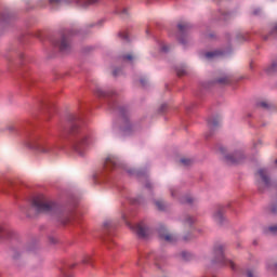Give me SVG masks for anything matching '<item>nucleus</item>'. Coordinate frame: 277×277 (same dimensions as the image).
Segmentation results:
<instances>
[{
	"label": "nucleus",
	"mask_w": 277,
	"mask_h": 277,
	"mask_svg": "<svg viewBox=\"0 0 277 277\" xmlns=\"http://www.w3.org/2000/svg\"><path fill=\"white\" fill-rule=\"evenodd\" d=\"M69 122L68 134L71 146L77 155L83 156L88 150V134L81 130V117L79 115H70Z\"/></svg>",
	"instance_id": "1"
},
{
	"label": "nucleus",
	"mask_w": 277,
	"mask_h": 277,
	"mask_svg": "<svg viewBox=\"0 0 277 277\" xmlns=\"http://www.w3.org/2000/svg\"><path fill=\"white\" fill-rule=\"evenodd\" d=\"M31 207L36 209L37 213H60V206L44 195L35 197Z\"/></svg>",
	"instance_id": "2"
},
{
	"label": "nucleus",
	"mask_w": 277,
	"mask_h": 277,
	"mask_svg": "<svg viewBox=\"0 0 277 277\" xmlns=\"http://www.w3.org/2000/svg\"><path fill=\"white\" fill-rule=\"evenodd\" d=\"M226 252V245L216 243L213 248V263H217L219 265H228L230 269L235 271L237 269V266L235 265V262L226 259V255L224 254Z\"/></svg>",
	"instance_id": "3"
},
{
	"label": "nucleus",
	"mask_w": 277,
	"mask_h": 277,
	"mask_svg": "<svg viewBox=\"0 0 277 277\" xmlns=\"http://www.w3.org/2000/svg\"><path fill=\"white\" fill-rule=\"evenodd\" d=\"M30 146L31 148H35V150H37L38 153L47 154L53 151V145L47 142V137L40 134L30 136Z\"/></svg>",
	"instance_id": "4"
},
{
	"label": "nucleus",
	"mask_w": 277,
	"mask_h": 277,
	"mask_svg": "<svg viewBox=\"0 0 277 277\" xmlns=\"http://www.w3.org/2000/svg\"><path fill=\"white\" fill-rule=\"evenodd\" d=\"M177 40L181 44H187V34L192 31V24L187 22H180L177 24Z\"/></svg>",
	"instance_id": "5"
},
{
	"label": "nucleus",
	"mask_w": 277,
	"mask_h": 277,
	"mask_svg": "<svg viewBox=\"0 0 277 277\" xmlns=\"http://www.w3.org/2000/svg\"><path fill=\"white\" fill-rule=\"evenodd\" d=\"M224 159L226 163H229V166H235L237 163H241L246 159V156H243L242 151H234L230 154H225Z\"/></svg>",
	"instance_id": "6"
},
{
	"label": "nucleus",
	"mask_w": 277,
	"mask_h": 277,
	"mask_svg": "<svg viewBox=\"0 0 277 277\" xmlns=\"http://www.w3.org/2000/svg\"><path fill=\"white\" fill-rule=\"evenodd\" d=\"M158 235L162 241H166L167 243H176V236L170 234L168 229H166L164 226H160L158 229Z\"/></svg>",
	"instance_id": "7"
},
{
	"label": "nucleus",
	"mask_w": 277,
	"mask_h": 277,
	"mask_svg": "<svg viewBox=\"0 0 277 277\" xmlns=\"http://www.w3.org/2000/svg\"><path fill=\"white\" fill-rule=\"evenodd\" d=\"M130 228L134 230V233H136L140 239H145V237H148L149 229L144 223H138L134 226H130Z\"/></svg>",
	"instance_id": "8"
},
{
	"label": "nucleus",
	"mask_w": 277,
	"mask_h": 277,
	"mask_svg": "<svg viewBox=\"0 0 277 277\" xmlns=\"http://www.w3.org/2000/svg\"><path fill=\"white\" fill-rule=\"evenodd\" d=\"M54 47L61 51V53H68L70 51V43L68 42V37L64 35L61 40L54 41Z\"/></svg>",
	"instance_id": "9"
},
{
	"label": "nucleus",
	"mask_w": 277,
	"mask_h": 277,
	"mask_svg": "<svg viewBox=\"0 0 277 277\" xmlns=\"http://www.w3.org/2000/svg\"><path fill=\"white\" fill-rule=\"evenodd\" d=\"M120 161L118 160V158L114 157V156H108L104 162V169L106 171L109 170H116V168H118Z\"/></svg>",
	"instance_id": "10"
},
{
	"label": "nucleus",
	"mask_w": 277,
	"mask_h": 277,
	"mask_svg": "<svg viewBox=\"0 0 277 277\" xmlns=\"http://www.w3.org/2000/svg\"><path fill=\"white\" fill-rule=\"evenodd\" d=\"M108 107L110 109H118L119 114L123 117L127 118L129 110L124 106H118V103L114 100H108Z\"/></svg>",
	"instance_id": "11"
},
{
	"label": "nucleus",
	"mask_w": 277,
	"mask_h": 277,
	"mask_svg": "<svg viewBox=\"0 0 277 277\" xmlns=\"http://www.w3.org/2000/svg\"><path fill=\"white\" fill-rule=\"evenodd\" d=\"M258 174L260 179L262 180L265 187H269L272 185V180L269 179V175H267V170L260 169L258 171Z\"/></svg>",
	"instance_id": "12"
},
{
	"label": "nucleus",
	"mask_w": 277,
	"mask_h": 277,
	"mask_svg": "<svg viewBox=\"0 0 277 277\" xmlns=\"http://www.w3.org/2000/svg\"><path fill=\"white\" fill-rule=\"evenodd\" d=\"M95 94L100 98H108V100L114 98V96H116V92H114V91L105 92V91H103V89H96Z\"/></svg>",
	"instance_id": "13"
},
{
	"label": "nucleus",
	"mask_w": 277,
	"mask_h": 277,
	"mask_svg": "<svg viewBox=\"0 0 277 277\" xmlns=\"http://www.w3.org/2000/svg\"><path fill=\"white\" fill-rule=\"evenodd\" d=\"M213 217L215 220V222H217L219 224H222V222H224V207L223 206H219L213 214Z\"/></svg>",
	"instance_id": "14"
},
{
	"label": "nucleus",
	"mask_w": 277,
	"mask_h": 277,
	"mask_svg": "<svg viewBox=\"0 0 277 277\" xmlns=\"http://www.w3.org/2000/svg\"><path fill=\"white\" fill-rule=\"evenodd\" d=\"M14 230L6 224L0 225V237H13Z\"/></svg>",
	"instance_id": "15"
},
{
	"label": "nucleus",
	"mask_w": 277,
	"mask_h": 277,
	"mask_svg": "<svg viewBox=\"0 0 277 277\" xmlns=\"http://www.w3.org/2000/svg\"><path fill=\"white\" fill-rule=\"evenodd\" d=\"M264 71L266 75H274L277 72V58L272 61L271 64H268L265 68Z\"/></svg>",
	"instance_id": "16"
},
{
	"label": "nucleus",
	"mask_w": 277,
	"mask_h": 277,
	"mask_svg": "<svg viewBox=\"0 0 277 277\" xmlns=\"http://www.w3.org/2000/svg\"><path fill=\"white\" fill-rule=\"evenodd\" d=\"M208 127L211 131H213V129H217V127H220V116L210 117L208 119Z\"/></svg>",
	"instance_id": "17"
},
{
	"label": "nucleus",
	"mask_w": 277,
	"mask_h": 277,
	"mask_svg": "<svg viewBox=\"0 0 277 277\" xmlns=\"http://www.w3.org/2000/svg\"><path fill=\"white\" fill-rule=\"evenodd\" d=\"M216 83L220 85H228L233 83V79L228 76H222L221 78L216 79Z\"/></svg>",
	"instance_id": "18"
},
{
	"label": "nucleus",
	"mask_w": 277,
	"mask_h": 277,
	"mask_svg": "<svg viewBox=\"0 0 277 277\" xmlns=\"http://www.w3.org/2000/svg\"><path fill=\"white\" fill-rule=\"evenodd\" d=\"M205 55L207 60H213V57H220V55H224V52H222V50H215L212 52H207Z\"/></svg>",
	"instance_id": "19"
},
{
	"label": "nucleus",
	"mask_w": 277,
	"mask_h": 277,
	"mask_svg": "<svg viewBox=\"0 0 277 277\" xmlns=\"http://www.w3.org/2000/svg\"><path fill=\"white\" fill-rule=\"evenodd\" d=\"M103 241L105 243V246H107V248L111 249L114 248V246H116V242L114 241V239L111 238V236L109 234H107L104 238Z\"/></svg>",
	"instance_id": "20"
},
{
	"label": "nucleus",
	"mask_w": 277,
	"mask_h": 277,
	"mask_svg": "<svg viewBox=\"0 0 277 277\" xmlns=\"http://www.w3.org/2000/svg\"><path fill=\"white\" fill-rule=\"evenodd\" d=\"M122 132L124 135H131V133H133V124H131L129 121H126V124L122 128Z\"/></svg>",
	"instance_id": "21"
},
{
	"label": "nucleus",
	"mask_w": 277,
	"mask_h": 277,
	"mask_svg": "<svg viewBox=\"0 0 277 277\" xmlns=\"http://www.w3.org/2000/svg\"><path fill=\"white\" fill-rule=\"evenodd\" d=\"M102 0H78L79 5H96V3H101Z\"/></svg>",
	"instance_id": "22"
},
{
	"label": "nucleus",
	"mask_w": 277,
	"mask_h": 277,
	"mask_svg": "<svg viewBox=\"0 0 277 277\" xmlns=\"http://www.w3.org/2000/svg\"><path fill=\"white\" fill-rule=\"evenodd\" d=\"M258 107H261V109H266V110L274 109V105L265 101L259 102Z\"/></svg>",
	"instance_id": "23"
},
{
	"label": "nucleus",
	"mask_w": 277,
	"mask_h": 277,
	"mask_svg": "<svg viewBox=\"0 0 277 277\" xmlns=\"http://www.w3.org/2000/svg\"><path fill=\"white\" fill-rule=\"evenodd\" d=\"M154 203L156 205L158 211H166V209L168 208L163 200H155Z\"/></svg>",
	"instance_id": "24"
},
{
	"label": "nucleus",
	"mask_w": 277,
	"mask_h": 277,
	"mask_svg": "<svg viewBox=\"0 0 277 277\" xmlns=\"http://www.w3.org/2000/svg\"><path fill=\"white\" fill-rule=\"evenodd\" d=\"M219 15L220 17L217 18V21H228V18H230V13L228 12L219 11Z\"/></svg>",
	"instance_id": "25"
},
{
	"label": "nucleus",
	"mask_w": 277,
	"mask_h": 277,
	"mask_svg": "<svg viewBox=\"0 0 277 277\" xmlns=\"http://www.w3.org/2000/svg\"><path fill=\"white\" fill-rule=\"evenodd\" d=\"M50 5H52V8H57V5H64V3H66V0H48Z\"/></svg>",
	"instance_id": "26"
},
{
	"label": "nucleus",
	"mask_w": 277,
	"mask_h": 277,
	"mask_svg": "<svg viewBox=\"0 0 277 277\" xmlns=\"http://www.w3.org/2000/svg\"><path fill=\"white\" fill-rule=\"evenodd\" d=\"M177 77H185L187 75V69L185 67H176Z\"/></svg>",
	"instance_id": "27"
},
{
	"label": "nucleus",
	"mask_w": 277,
	"mask_h": 277,
	"mask_svg": "<svg viewBox=\"0 0 277 277\" xmlns=\"http://www.w3.org/2000/svg\"><path fill=\"white\" fill-rule=\"evenodd\" d=\"M60 277H72V275L68 272V268H63L61 271V276Z\"/></svg>",
	"instance_id": "28"
},
{
	"label": "nucleus",
	"mask_w": 277,
	"mask_h": 277,
	"mask_svg": "<svg viewBox=\"0 0 277 277\" xmlns=\"http://www.w3.org/2000/svg\"><path fill=\"white\" fill-rule=\"evenodd\" d=\"M180 161L182 166H192V159L189 158H182Z\"/></svg>",
	"instance_id": "29"
},
{
	"label": "nucleus",
	"mask_w": 277,
	"mask_h": 277,
	"mask_svg": "<svg viewBox=\"0 0 277 277\" xmlns=\"http://www.w3.org/2000/svg\"><path fill=\"white\" fill-rule=\"evenodd\" d=\"M82 263H83L84 265H88V264L92 263V258H91L90 255L84 256V258L82 259Z\"/></svg>",
	"instance_id": "30"
},
{
	"label": "nucleus",
	"mask_w": 277,
	"mask_h": 277,
	"mask_svg": "<svg viewBox=\"0 0 277 277\" xmlns=\"http://www.w3.org/2000/svg\"><path fill=\"white\" fill-rule=\"evenodd\" d=\"M122 60L126 62H133V56H132V54H124L122 56Z\"/></svg>",
	"instance_id": "31"
},
{
	"label": "nucleus",
	"mask_w": 277,
	"mask_h": 277,
	"mask_svg": "<svg viewBox=\"0 0 277 277\" xmlns=\"http://www.w3.org/2000/svg\"><path fill=\"white\" fill-rule=\"evenodd\" d=\"M268 232L272 235H277V225H273V226L268 227Z\"/></svg>",
	"instance_id": "32"
},
{
	"label": "nucleus",
	"mask_w": 277,
	"mask_h": 277,
	"mask_svg": "<svg viewBox=\"0 0 277 277\" xmlns=\"http://www.w3.org/2000/svg\"><path fill=\"white\" fill-rule=\"evenodd\" d=\"M194 222V217H192V216H186L185 217V224L187 225V226H192V223Z\"/></svg>",
	"instance_id": "33"
},
{
	"label": "nucleus",
	"mask_w": 277,
	"mask_h": 277,
	"mask_svg": "<svg viewBox=\"0 0 277 277\" xmlns=\"http://www.w3.org/2000/svg\"><path fill=\"white\" fill-rule=\"evenodd\" d=\"M120 38H122V40H129V34L128 32H119Z\"/></svg>",
	"instance_id": "34"
},
{
	"label": "nucleus",
	"mask_w": 277,
	"mask_h": 277,
	"mask_svg": "<svg viewBox=\"0 0 277 277\" xmlns=\"http://www.w3.org/2000/svg\"><path fill=\"white\" fill-rule=\"evenodd\" d=\"M182 256L185 261H189V259L192 258V254L187 253V252H182Z\"/></svg>",
	"instance_id": "35"
},
{
	"label": "nucleus",
	"mask_w": 277,
	"mask_h": 277,
	"mask_svg": "<svg viewBox=\"0 0 277 277\" xmlns=\"http://www.w3.org/2000/svg\"><path fill=\"white\" fill-rule=\"evenodd\" d=\"M72 220V213H70L65 220H63V224H68Z\"/></svg>",
	"instance_id": "36"
},
{
	"label": "nucleus",
	"mask_w": 277,
	"mask_h": 277,
	"mask_svg": "<svg viewBox=\"0 0 277 277\" xmlns=\"http://www.w3.org/2000/svg\"><path fill=\"white\" fill-rule=\"evenodd\" d=\"M182 202H187L188 205H192V202H194V198L186 197L185 199L182 200Z\"/></svg>",
	"instance_id": "37"
},
{
	"label": "nucleus",
	"mask_w": 277,
	"mask_h": 277,
	"mask_svg": "<svg viewBox=\"0 0 277 277\" xmlns=\"http://www.w3.org/2000/svg\"><path fill=\"white\" fill-rule=\"evenodd\" d=\"M253 16H259L261 14V9H255L252 12Z\"/></svg>",
	"instance_id": "38"
},
{
	"label": "nucleus",
	"mask_w": 277,
	"mask_h": 277,
	"mask_svg": "<svg viewBox=\"0 0 277 277\" xmlns=\"http://www.w3.org/2000/svg\"><path fill=\"white\" fill-rule=\"evenodd\" d=\"M161 51H163L164 53H168V51H170V47L163 44V45L161 47Z\"/></svg>",
	"instance_id": "39"
},
{
	"label": "nucleus",
	"mask_w": 277,
	"mask_h": 277,
	"mask_svg": "<svg viewBox=\"0 0 277 277\" xmlns=\"http://www.w3.org/2000/svg\"><path fill=\"white\" fill-rule=\"evenodd\" d=\"M271 36H277V25L272 29Z\"/></svg>",
	"instance_id": "40"
},
{
	"label": "nucleus",
	"mask_w": 277,
	"mask_h": 277,
	"mask_svg": "<svg viewBox=\"0 0 277 277\" xmlns=\"http://www.w3.org/2000/svg\"><path fill=\"white\" fill-rule=\"evenodd\" d=\"M113 75H114V77H118V75H120V69H115L113 71Z\"/></svg>",
	"instance_id": "41"
},
{
	"label": "nucleus",
	"mask_w": 277,
	"mask_h": 277,
	"mask_svg": "<svg viewBox=\"0 0 277 277\" xmlns=\"http://www.w3.org/2000/svg\"><path fill=\"white\" fill-rule=\"evenodd\" d=\"M111 226V223H109V222H106V223H104V228L106 229V230H108V228Z\"/></svg>",
	"instance_id": "42"
},
{
	"label": "nucleus",
	"mask_w": 277,
	"mask_h": 277,
	"mask_svg": "<svg viewBox=\"0 0 277 277\" xmlns=\"http://www.w3.org/2000/svg\"><path fill=\"white\" fill-rule=\"evenodd\" d=\"M49 241H50V243H57V239L53 238V237H50Z\"/></svg>",
	"instance_id": "43"
},
{
	"label": "nucleus",
	"mask_w": 277,
	"mask_h": 277,
	"mask_svg": "<svg viewBox=\"0 0 277 277\" xmlns=\"http://www.w3.org/2000/svg\"><path fill=\"white\" fill-rule=\"evenodd\" d=\"M171 196L173 198L176 196V189L175 188H171Z\"/></svg>",
	"instance_id": "44"
},
{
	"label": "nucleus",
	"mask_w": 277,
	"mask_h": 277,
	"mask_svg": "<svg viewBox=\"0 0 277 277\" xmlns=\"http://www.w3.org/2000/svg\"><path fill=\"white\" fill-rule=\"evenodd\" d=\"M271 211H272V213H277V207L276 206H272L271 207Z\"/></svg>",
	"instance_id": "45"
},
{
	"label": "nucleus",
	"mask_w": 277,
	"mask_h": 277,
	"mask_svg": "<svg viewBox=\"0 0 277 277\" xmlns=\"http://www.w3.org/2000/svg\"><path fill=\"white\" fill-rule=\"evenodd\" d=\"M9 131H15L16 130V126L12 124V126H9Z\"/></svg>",
	"instance_id": "46"
},
{
	"label": "nucleus",
	"mask_w": 277,
	"mask_h": 277,
	"mask_svg": "<svg viewBox=\"0 0 277 277\" xmlns=\"http://www.w3.org/2000/svg\"><path fill=\"white\" fill-rule=\"evenodd\" d=\"M247 277H254V275L252 274V271L247 272Z\"/></svg>",
	"instance_id": "47"
},
{
	"label": "nucleus",
	"mask_w": 277,
	"mask_h": 277,
	"mask_svg": "<svg viewBox=\"0 0 277 277\" xmlns=\"http://www.w3.org/2000/svg\"><path fill=\"white\" fill-rule=\"evenodd\" d=\"M140 81L142 85H146V79L142 78Z\"/></svg>",
	"instance_id": "48"
},
{
	"label": "nucleus",
	"mask_w": 277,
	"mask_h": 277,
	"mask_svg": "<svg viewBox=\"0 0 277 277\" xmlns=\"http://www.w3.org/2000/svg\"><path fill=\"white\" fill-rule=\"evenodd\" d=\"M167 107H168V105L163 104V105L160 107L161 111H166V108H167Z\"/></svg>",
	"instance_id": "49"
},
{
	"label": "nucleus",
	"mask_w": 277,
	"mask_h": 277,
	"mask_svg": "<svg viewBox=\"0 0 277 277\" xmlns=\"http://www.w3.org/2000/svg\"><path fill=\"white\" fill-rule=\"evenodd\" d=\"M142 261H144V258H141V259L138 260V262L136 263V265H142Z\"/></svg>",
	"instance_id": "50"
},
{
	"label": "nucleus",
	"mask_w": 277,
	"mask_h": 277,
	"mask_svg": "<svg viewBox=\"0 0 277 277\" xmlns=\"http://www.w3.org/2000/svg\"><path fill=\"white\" fill-rule=\"evenodd\" d=\"M0 21H5V17L3 16V14H0Z\"/></svg>",
	"instance_id": "51"
},
{
	"label": "nucleus",
	"mask_w": 277,
	"mask_h": 277,
	"mask_svg": "<svg viewBox=\"0 0 277 277\" xmlns=\"http://www.w3.org/2000/svg\"><path fill=\"white\" fill-rule=\"evenodd\" d=\"M259 189L260 192H263V187L261 186V184H259Z\"/></svg>",
	"instance_id": "52"
},
{
	"label": "nucleus",
	"mask_w": 277,
	"mask_h": 277,
	"mask_svg": "<svg viewBox=\"0 0 277 277\" xmlns=\"http://www.w3.org/2000/svg\"><path fill=\"white\" fill-rule=\"evenodd\" d=\"M184 241H189V239L187 238V236H184Z\"/></svg>",
	"instance_id": "53"
},
{
	"label": "nucleus",
	"mask_w": 277,
	"mask_h": 277,
	"mask_svg": "<svg viewBox=\"0 0 277 277\" xmlns=\"http://www.w3.org/2000/svg\"><path fill=\"white\" fill-rule=\"evenodd\" d=\"M156 266L159 267V260H156Z\"/></svg>",
	"instance_id": "54"
},
{
	"label": "nucleus",
	"mask_w": 277,
	"mask_h": 277,
	"mask_svg": "<svg viewBox=\"0 0 277 277\" xmlns=\"http://www.w3.org/2000/svg\"><path fill=\"white\" fill-rule=\"evenodd\" d=\"M273 269H277V264H275V265L273 266Z\"/></svg>",
	"instance_id": "55"
},
{
	"label": "nucleus",
	"mask_w": 277,
	"mask_h": 277,
	"mask_svg": "<svg viewBox=\"0 0 277 277\" xmlns=\"http://www.w3.org/2000/svg\"><path fill=\"white\" fill-rule=\"evenodd\" d=\"M242 40H248V38H246V37H242Z\"/></svg>",
	"instance_id": "56"
},
{
	"label": "nucleus",
	"mask_w": 277,
	"mask_h": 277,
	"mask_svg": "<svg viewBox=\"0 0 277 277\" xmlns=\"http://www.w3.org/2000/svg\"><path fill=\"white\" fill-rule=\"evenodd\" d=\"M146 187H150V184L147 183V184H146Z\"/></svg>",
	"instance_id": "57"
},
{
	"label": "nucleus",
	"mask_w": 277,
	"mask_h": 277,
	"mask_svg": "<svg viewBox=\"0 0 277 277\" xmlns=\"http://www.w3.org/2000/svg\"><path fill=\"white\" fill-rule=\"evenodd\" d=\"M123 13H127V9H123Z\"/></svg>",
	"instance_id": "58"
},
{
	"label": "nucleus",
	"mask_w": 277,
	"mask_h": 277,
	"mask_svg": "<svg viewBox=\"0 0 277 277\" xmlns=\"http://www.w3.org/2000/svg\"><path fill=\"white\" fill-rule=\"evenodd\" d=\"M275 166L277 167V159L275 160Z\"/></svg>",
	"instance_id": "59"
},
{
	"label": "nucleus",
	"mask_w": 277,
	"mask_h": 277,
	"mask_svg": "<svg viewBox=\"0 0 277 277\" xmlns=\"http://www.w3.org/2000/svg\"><path fill=\"white\" fill-rule=\"evenodd\" d=\"M72 267H75V264H72V265L70 266L71 269H72Z\"/></svg>",
	"instance_id": "60"
},
{
	"label": "nucleus",
	"mask_w": 277,
	"mask_h": 277,
	"mask_svg": "<svg viewBox=\"0 0 277 277\" xmlns=\"http://www.w3.org/2000/svg\"><path fill=\"white\" fill-rule=\"evenodd\" d=\"M222 153H224V148H221Z\"/></svg>",
	"instance_id": "61"
},
{
	"label": "nucleus",
	"mask_w": 277,
	"mask_h": 277,
	"mask_svg": "<svg viewBox=\"0 0 277 277\" xmlns=\"http://www.w3.org/2000/svg\"><path fill=\"white\" fill-rule=\"evenodd\" d=\"M264 40H267V37H265Z\"/></svg>",
	"instance_id": "62"
},
{
	"label": "nucleus",
	"mask_w": 277,
	"mask_h": 277,
	"mask_svg": "<svg viewBox=\"0 0 277 277\" xmlns=\"http://www.w3.org/2000/svg\"><path fill=\"white\" fill-rule=\"evenodd\" d=\"M62 135H64V134H60V137H62Z\"/></svg>",
	"instance_id": "63"
}]
</instances>
